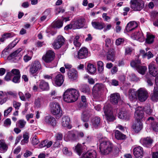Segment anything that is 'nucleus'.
<instances>
[{
  "instance_id": "nucleus-1",
  "label": "nucleus",
  "mask_w": 158,
  "mask_h": 158,
  "mask_svg": "<svg viewBox=\"0 0 158 158\" xmlns=\"http://www.w3.org/2000/svg\"><path fill=\"white\" fill-rule=\"evenodd\" d=\"M79 96V91L74 89L70 88L67 89L64 93L63 100L68 103H71L76 101Z\"/></svg>"
},
{
  "instance_id": "nucleus-32",
  "label": "nucleus",
  "mask_w": 158,
  "mask_h": 158,
  "mask_svg": "<svg viewBox=\"0 0 158 158\" xmlns=\"http://www.w3.org/2000/svg\"><path fill=\"white\" fill-rule=\"evenodd\" d=\"M8 146L3 139L0 140V152L3 153L7 150Z\"/></svg>"
},
{
  "instance_id": "nucleus-57",
  "label": "nucleus",
  "mask_w": 158,
  "mask_h": 158,
  "mask_svg": "<svg viewBox=\"0 0 158 158\" xmlns=\"http://www.w3.org/2000/svg\"><path fill=\"white\" fill-rule=\"evenodd\" d=\"M64 154L68 156H70L72 155V152L71 151L69 150L68 148H64L63 150Z\"/></svg>"
},
{
  "instance_id": "nucleus-12",
  "label": "nucleus",
  "mask_w": 158,
  "mask_h": 158,
  "mask_svg": "<svg viewBox=\"0 0 158 158\" xmlns=\"http://www.w3.org/2000/svg\"><path fill=\"white\" fill-rule=\"evenodd\" d=\"M105 87L102 84H96L94 86L93 89V94L94 96L96 93H102L104 91Z\"/></svg>"
},
{
  "instance_id": "nucleus-9",
  "label": "nucleus",
  "mask_w": 158,
  "mask_h": 158,
  "mask_svg": "<svg viewBox=\"0 0 158 158\" xmlns=\"http://www.w3.org/2000/svg\"><path fill=\"white\" fill-rule=\"evenodd\" d=\"M64 42V38L61 35L58 36L52 45L54 49H59L63 45Z\"/></svg>"
},
{
  "instance_id": "nucleus-59",
  "label": "nucleus",
  "mask_w": 158,
  "mask_h": 158,
  "mask_svg": "<svg viewBox=\"0 0 158 158\" xmlns=\"http://www.w3.org/2000/svg\"><path fill=\"white\" fill-rule=\"evenodd\" d=\"M12 108L11 107H10L4 111V116H7L12 110Z\"/></svg>"
},
{
  "instance_id": "nucleus-58",
  "label": "nucleus",
  "mask_w": 158,
  "mask_h": 158,
  "mask_svg": "<svg viewBox=\"0 0 158 158\" xmlns=\"http://www.w3.org/2000/svg\"><path fill=\"white\" fill-rule=\"evenodd\" d=\"M102 18L106 22H109L110 19V17L107 16V14L106 13H104L102 14Z\"/></svg>"
},
{
  "instance_id": "nucleus-11",
  "label": "nucleus",
  "mask_w": 158,
  "mask_h": 158,
  "mask_svg": "<svg viewBox=\"0 0 158 158\" xmlns=\"http://www.w3.org/2000/svg\"><path fill=\"white\" fill-rule=\"evenodd\" d=\"M131 38L134 40H136L139 42H143L144 40V38L143 33L141 31H138L132 33Z\"/></svg>"
},
{
  "instance_id": "nucleus-31",
  "label": "nucleus",
  "mask_w": 158,
  "mask_h": 158,
  "mask_svg": "<svg viewBox=\"0 0 158 158\" xmlns=\"http://www.w3.org/2000/svg\"><path fill=\"white\" fill-rule=\"evenodd\" d=\"M136 92L135 89H130L129 90L127 95L129 97V99L131 100H135L136 98Z\"/></svg>"
},
{
  "instance_id": "nucleus-62",
  "label": "nucleus",
  "mask_w": 158,
  "mask_h": 158,
  "mask_svg": "<svg viewBox=\"0 0 158 158\" xmlns=\"http://www.w3.org/2000/svg\"><path fill=\"white\" fill-rule=\"evenodd\" d=\"M20 75L15 76L13 79V81L15 83H18L19 82Z\"/></svg>"
},
{
  "instance_id": "nucleus-40",
  "label": "nucleus",
  "mask_w": 158,
  "mask_h": 158,
  "mask_svg": "<svg viewBox=\"0 0 158 158\" xmlns=\"http://www.w3.org/2000/svg\"><path fill=\"white\" fill-rule=\"evenodd\" d=\"M81 92L87 94H89L90 91L89 86L85 84L81 86Z\"/></svg>"
},
{
  "instance_id": "nucleus-48",
  "label": "nucleus",
  "mask_w": 158,
  "mask_h": 158,
  "mask_svg": "<svg viewBox=\"0 0 158 158\" xmlns=\"http://www.w3.org/2000/svg\"><path fill=\"white\" fill-rule=\"evenodd\" d=\"M23 139L22 140L21 142V144L23 145L28 142L29 136L27 133L24 134L23 135Z\"/></svg>"
},
{
  "instance_id": "nucleus-47",
  "label": "nucleus",
  "mask_w": 158,
  "mask_h": 158,
  "mask_svg": "<svg viewBox=\"0 0 158 158\" xmlns=\"http://www.w3.org/2000/svg\"><path fill=\"white\" fill-rule=\"evenodd\" d=\"M26 124V122L24 120L20 119L17 122V124L18 127L20 128H24Z\"/></svg>"
},
{
  "instance_id": "nucleus-44",
  "label": "nucleus",
  "mask_w": 158,
  "mask_h": 158,
  "mask_svg": "<svg viewBox=\"0 0 158 158\" xmlns=\"http://www.w3.org/2000/svg\"><path fill=\"white\" fill-rule=\"evenodd\" d=\"M21 49L20 48L15 51L10 55V57L12 58H14L15 57H17L19 59L20 58V55L19 54V53L21 51Z\"/></svg>"
},
{
  "instance_id": "nucleus-8",
  "label": "nucleus",
  "mask_w": 158,
  "mask_h": 158,
  "mask_svg": "<svg viewBox=\"0 0 158 158\" xmlns=\"http://www.w3.org/2000/svg\"><path fill=\"white\" fill-rule=\"evenodd\" d=\"M88 51L86 48H81L76 54H74V57L76 59H83L86 58L88 56Z\"/></svg>"
},
{
  "instance_id": "nucleus-39",
  "label": "nucleus",
  "mask_w": 158,
  "mask_h": 158,
  "mask_svg": "<svg viewBox=\"0 0 158 158\" xmlns=\"http://www.w3.org/2000/svg\"><path fill=\"white\" fill-rule=\"evenodd\" d=\"M136 70L139 73L142 75H143L147 70V68L145 66H142L139 65L137 67Z\"/></svg>"
},
{
  "instance_id": "nucleus-33",
  "label": "nucleus",
  "mask_w": 158,
  "mask_h": 158,
  "mask_svg": "<svg viewBox=\"0 0 158 158\" xmlns=\"http://www.w3.org/2000/svg\"><path fill=\"white\" fill-rule=\"evenodd\" d=\"M100 119L98 117H95L91 120L92 125L93 127L97 128L100 125Z\"/></svg>"
},
{
  "instance_id": "nucleus-53",
  "label": "nucleus",
  "mask_w": 158,
  "mask_h": 158,
  "mask_svg": "<svg viewBox=\"0 0 158 158\" xmlns=\"http://www.w3.org/2000/svg\"><path fill=\"white\" fill-rule=\"evenodd\" d=\"M34 104L35 107L37 108L40 107L41 105L40 99L39 98L35 99L34 101Z\"/></svg>"
},
{
  "instance_id": "nucleus-15",
  "label": "nucleus",
  "mask_w": 158,
  "mask_h": 158,
  "mask_svg": "<svg viewBox=\"0 0 158 158\" xmlns=\"http://www.w3.org/2000/svg\"><path fill=\"white\" fill-rule=\"evenodd\" d=\"M130 116V113L124 109H122L120 110L118 116L119 118L125 120H128Z\"/></svg>"
},
{
  "instance_id": "nucleus-54",
  "label": "nucleus",
  "mask_w": 158,
  "mask_h": 158,
  "mask_svg": "<svg viewBox=\"0 0 158 158\" xmlns=\"http://www.w3.org/2000/svg\"><path fill=\"white\" fill-rule=\"evenodd\" d=\"M134 50L132 48L129 47H127L125 48V55H131Z\"/></svg>"
},
{
  "instance_id": "nucleus-45",
  "label": "nucleus",
  "mask_w": 158,
  "mask_h": 158,
  "mask_svg": "<svg viewBox=\"0 0 158 158\" xmlns=\"http://www.w3.org/2000/svg\"><path fill=\"white\" fill-rule=\"evenodd\" d=\"M63 24V23L62 21L58 20L54 22L53 24V26L54 27L59 28L62 26Z\"/></svg>"
},
{
  "instance_id": "nucleus-19",
  "label": "nucleus",
  "mask_w": 158,
  "mask_h": 158,
  "mask_svg": "<svg viewBox=\"0 0 158 158\" xmlns=\"http://www.w3.org/2000/svg\"><path fill=\"white\" fill-rule=\"evenodd\" d=\"M44 121L46 124L53 126H56V124L55 119L50 115L46 116L44 118Z\"/></svg>"
},
{
  "instance_id": "nucleus-37",
  "label": "nucleus",
  "mask_w": 158,
  "mask_h": 158,
  "mask_svg": "<svg viewBox=\"0 0 158 158\" xmlns=\"http://www.w3.org/2000/svg\"><path fill=\"white\" fill-rule=\"evenodd\" d=\"M83 145V143L82 144H78L75 147V150L79 155H80L82 152L83 149L85 148V147Z\"/></svg>"
},
{
  "instance_id": "nucleus-22",
  "label": "nucleus",
  "mask_w": 158,
  "mask_h": 158,
  "mask_svg": "<svg viewBox=\"0 0 158 158\" xmlns=\"http://www.w3.org/2000/svg\"><path fill=\"white\" fill-rule=\"evenodd\" d=\"M81 158H98L95 151L88 152L83 154Z\"/></svg>"
},
{
  "instance_id": "nucleus-56",
  "label": "nucleus",
  "mask_w": 158,
  "mask_h": 158,
  "mask_svg": "<svg viewBox=\"0 0 158 158\" xmlns=\"http://www.w3.org/2000/svg\"><path fill=\"white\" fill-rule=\"evenodd\" d=\"M144 109L146 113L148 114H150L152 112V110L149 106H146Z\"/></svg>"
},
{
  "instance_id": "nucleus-2",
  "label": "nucleus",
  "mask_w": 158,
  "mask_h": 158,
  "mask_svg": "<svg viewBox=\"0 0 158 158\" xmlns=\"http://www.w3.org/2000/svg\"><path fill=\"white\" fill-rule=\"evenodd\" d=\"M100 144L99 147L100 152L103 155H107L113 152V145L105 137H102L99 139Z\"/></svg>"
},
{
  "instance_id": "nucleus-64",
  "label": "nucleus",
  "mask_w": 158,
  "mask_h": 158,
  "mask_svg": "<svg viewBox=\"0 0 158 158\" xmlns=\"http://www.w3.org/2000/svg\"><path fill=\"white\" fill-rule=\"evenodd\" d=\"M40 141L39 140L37 139V138L36 137H33L31 141V143L32 144L34 145H36L38 144Z\"/></svg>"
},
{
  "instance_id": "nucleus-52",
  "label": "nucleus",
  "mask_w": 158,
  "mask_h": 158,
  "mask_svg": "<svg viewBox=\"0 0 158 158\" xmlns=\"http://www.w3.org/2000/svg\"><path fill=\"white\" fill-rule=\"evenodd\" d=\"M140 63V61L139 60L132 61L131 62V65L132 67L135 68L136 69L137 67L139 66V64Z\"/></svg>"
},
{
  "instance_id": "nucleus-21",
  "label": "nucleus",
  "mask_w": 158,
  "mask_h": 158,
  "mask_svg": "<svg viewBox=\"0 0 158 158\" xmlns=\"http://www.w3.org/2000/svg\"><path fill=\"white\" fill-rule=\"evenodd\" d=\"M138 26L137 23L135 21L130 22L127 25L126 27V31L129 32L134 30Z\"/></svg>"
},
{
  "instance_id": "nucleus-14",
  "label": "nucleus",
  "mask_w": 158,
  "mask_h": 158,
  "mask_svg": "<svg viewBox=\"0 0 158 158\" xmlns=\"http://www.w3.org/2000/svg\"><path fill=\"white\" fill-rule=\"evenodd\" d=\"M135 116L137 120H141L144 117L143 109L141 107H138L135 109Z\"/></svg>"
},
{
  "instance_id": "nucleus-36",
  "label": "nucleus",
  "mask_w": 158,
  "mask_h": 158,
  "mask_svg": "<svg viewBox=\"0 0 158 158\" xmlns=\"http://www.w3.org/2000/svg\"><path fill=\"white\" fill-rule=\"evenodd\" d=\"M87 69L88 72L91 74L94 73L96 71V68L91 63L88 64L87 66Z\"/></svg>"
},
{
  "instance_id": "nucleus-43",
  "label": "nucleus",
  "mask_w": 158,
  "mask_h": 158,
  "mask_svg": "<svg viewBox=\"0 0 158 158\" xmlns=\"http://www.w3.org/2000/svg\"><path fill=\"white\" fill-rule=\"evenodd\" d=\"M50 10L49 9H47L43 13L44 15L40 18L41 21H44L46 19L47 16L50 15Z\"/></svg>"
},
{
  "instance_id": "nucleus-26",
  "label": "nucleus",
  "mask_w": 158,
  "mask_h": 158,
  "mask_svg": "<svg viewBox=\"0 0 158 158\" xmlns=\"http://www.w3.org/2000/svg\"><path fill=\"white\" fill-rule=\"evenodd\" d=\"M70 119L69 117L65 116L62 118L61 123L63 127L71 129V126L70 125Z\"/></svg>"
},
{
  "instance_id": "nucleus-5",
  "label": "nucleus",
  "mask_w": 158,
  "mask_h": 158,
  "mask_svg": "<svg viewBox=\"0 0 158 158\" xmlns=\"http://www.w3.org/2000/svg\"><path fill=\"white\" fill-rule=\"evenodd\" d=\"M42 69V67L40 63L38 61L35 60L32 62L30 65L29 72L31 74L33 75Z\"/></svg>"
},
{
  "instance_id": "nucleus-13",
  "label": "nucleus",
  "mask_w": 158,
  "mask_h": 158,
  "mask_svg": "<svg viewBox=\"0 0 158 158\" xmlns=\"http://www.w3.org/2000/svg\"><path fill=\"white\" fill-rule=\"evenodd\" d=\"M134 156L137 158H141L143 156L144 152L143 148L139 146L135 147L133 150Z\"/></svg>"
},
{
  "instance_id": "nucleus-25",
  "label": "nucleus",
  "mask_w": 158,
  "mask_h": 158,
  "mask_svg": "<svg viewBox=\"0 0 158 158\" xmlns=\"http://www.w3.org/2000/svg\"><path fill=\"white\" fill-rule=\"evenodd\" d=\"M91 23L93 27L96 29L101 30L105 26V23L102 22L93 21Z\"/></svg>"
},
{
  "instance_id": "nucleus-7",
  "label": "nucleus",
  "mask_w": 158,
  "mask_h": 158,
  "mask_svg": "<svg viewBox=\"0 0 158 158\" xmlns=\"http://www.w3.org/2000/svg\"><path fill=\"white\" fill-rule=\"evenodd\" d=\"M137 96L138 99L140 102H144L148 98V92L144 88H140L137 91Z\"/></svg>"
},
{
  "instance_id": "nucleus-24",
  "label": "nucleus",
  "mask_w": 158,
  "mask_h": 158,
  "mask_svg": "<svg viewBox=\"0 0 158 158\" xmlns=\"http://www.w3.org/2000/svg\"><path fill=\"white\" fill-rule=\"evenodd\" d=\"M119 99V94L117 93L111 94L110 96V102L114 104H117Z\"/></svg>"
},
{
  "instance_id": "nucleus-41",
  "label": "nucleus",
  "mask_w": 158,
  "mask_h": 158,
  "mask_svg": "<svg viewBox=\"0 0 158 158\" xmlns=\"http://www.w3.org/2000/svg\"><path fill=\"white\" fill-rule=\"evenodd\" d=\"M90 115L87 112L85 111L83 112L81 118L83 122H87L89 121Z\"/></svg>"
},
{
  "instance_id": "nucleus-38",
  "label": "nucleus",
  "mask_w": 158,
  "mask_h": 158,
  "mask_svg": "<svg viewBox=\"0 0 158 158\" xmlns=\"http://www.w3.org/2000/svg\"><path fill=\"white\" fill-rule=\"evenodd\" d=\"M115 136L116 138L118 139H123L126 138V135L118 130L115 131Z\"/></svg>"
},
{
  "instance_id": "nucleus-3",
  "label": "nucleus",
  "mask_w": 158,
  "mask_h": 158,
  "mask_svg": "<svg viewBox=\"0 0 158 158\" xmlns=\"http://www.w3.org/2000/svg\"><path fill=\"white\" fill-rule=\"evenodd\" d=\"M131 8L134 10L140 11L144 7V3L142 0H131L130 2Z\"/></svg>"
},
{
  "instance_id": "nucleus-50",
  "label": "nucleus",
  "mask_w": 158,
  "mask_h": 158,
  "mask_svg": "<svg viewBox=\"0 0 158 158\" xmlns=\"http://www.w3.org/2000/svg\"><path fill=\"white\" fill-rule=\"evenodd\" d=\"M130 80L132 81H138L139 80V78L138 77L134 74L132 73L128 77Z\"/></svg>"
},
{
  "instance_id": "nucleus-42",
  "label": "nucleus",
  "mask_w": 158,
  "mask_h": 158,
  "mask_svg": "<svg viewBox=\"0 0 158 158\" xmlns=\"http://www.w3.org/2000/svg\"><path fill=\"white\" fill-rule=\"evenodd\" d=\"M155 36L152 35L150 34H147V38L146 39V42L149 44L152 43L154 41V39Z\"/></svg>"
},
{
  "instance_id": "nucleus-30",
  "label": "nucleus",
  "mask_w": 158,
  "mask_h": 158,
  "mask_svg": "<svg viewBox=\"0 0 158 158\" xmlns=\"http://www.w3.org/2000/svg\"><path fill=\"white\" fill-rule=\"evenodd\" d=\"M39 87L42 91L47 90L49 89L48 83L43 80L40 81Z\"/></svg>"
},
{
  "instance_id": "nucleus-6",
  "label": "nucleus",
  "mask_w": 158,
  "mask_h": 158,
  "mask_svg": "<svg viewBox=\"0 0 158 158\" xmlns=\"http://www.w3.org/2000/svg\"><path fill=\"white\" fill-rule=\"evenodd\" d=\"M51 110L52 114L58 117H60L62 111L60 105L57 102H53L51 105Z\"/></svg>"
},
{
  "instance_id": "nucleus-60",
  "label": "nucleus",
  "mask_w": 158,
  "mask_h": 158,
  "mask_svg": "<svg viewBox=\"0 0 158 158\" xmlns=\"http://www.w3.org/2000/svg\"><path fill=\"white\" fill-rule=\"evenodd\" d=\"M123 38H120L117 39L115 41V44L117 45H119L122 44L124 41Z\"/></svg>"
},
{
  "instance_id": "nucleus-61",
  "label": "nucleus",
  "mask_w": 158,
  "mask_h": 158,
  "mask_svg": "<svg viewBox=\"0 0 158 158\" xmlns=\"http://www.w3.org/2000/svg\"><path fill=\"white\" fill-rule=\"evenodd\" d=\"M32 56H29L26 55L23 56V60L25 62H27L30 60L32 58Z\"/></svg>"
},
{
  "instance_id": "nucleus-23",
  "label": "nucleus",
  "mask_w": 158,
  "mask_h": 158,
  "mask_svg": "<svg viewBox=\"0 0 158 158\" xmlns=\"http://www.w3.org/2000/svg\"><path fill=\"white\" fill-rule=\"evenodd\" d=\"M84 19H78L75 21L73 24V27L74 29H79L82 27L84 25Z\"/></svg>"
},
{
  "instance_id": "nucleus-17",
  "label": "nucleus",
  "mask_w": 158,
  "mask_h": 158,
  "mask_svg": "<svg viewBox=\"0 0 158 158\" xmlns=\"http://www.w3.org/2000/svg\"><path fill=\"white\" fill-rule=\"evenodd\" d=\"M143 127V123L141 120H136L132 126V128L136 133H138L140 131Z\"/></svg>"
},
{
  "instance_id": "nucleus-35",
  "label": "nucleus",
  "mask_w": 158,
  "mask_h": 158,
  "mask_svg": "<svg viewBox=\"0 0 158 158\" xmlns=\"http://www.w3.org/2000/svg\"><path fill=\"white\" fill-rule=\"evenodd\" d=\"M151 99L154 101L158 100V87L154 88L153 93L151 95Z\"/></svg>"
},
{
  "instance_id": "nucleus-49",
  "label": "nucleus",
  "mask_w": 158,
  "mask_h": 158,
  "mask_svg": "<svg viewBox=\"0 0 158 158\" xmlns=\"http://www.w3.org/2000/svg\"><path fill=\"white\" fill-rule=\"evenodd\" d=\"M98 71L99 73H102L104 69L103 63L102 61H99L97 62Z\"/></svg>"
},
{
  "instance_id": "nucleus-16",
  "label": "nucleus",
  "mask_w": 158,
  "mask_h": 158,
  "mask_svg": "<svg viewBox=\"0 0 158 158\" xmlns=\"http://www.w3.org/2000/svg\"><path fill=\"white\" fill-rule=\"evenodd\" d=\"M148 69L150 74L154 77L158 74V68L152 63H151L148 66Z\"/></svg>"
},
{
  "instance_id": "nucleus-63",
  "label": "nucleus",
  "mask_w": 158,
  "mask_h": 158,
  "mask_svg": "<svg viewBox=\"0 0 158 158\" xmlns=\"http://www.w3.org/2000/svg\"><path fill=\"white\" fill-rule=\"evenodd\" d=\"M56 140H61L62 139L63 135L61 133H57L55 136Z\"/></svg>"
},
{
  "instance_id": "nucleus-10",
  "label": "nucleus",
  "mask_w": 158,
  "mask_h": 158,
  "mask_svg": "<svg viewBox=\"0 0 158 158\" xmlns=\"http://www.w3.org/2000/svg\"><path fill=\"white\" fill-rule=\"evenodd\" d=\"M55 53L51 50L48 51L42 57L43 60L46 63H49L52 61L54 59Z\"/></svg>"
},
{
  "instance_id": "nucleus-51",
  "label": "nucleus",
  "mask_w": 158,
  "mask_h": 158,
  "mask_svg": "<svg viewBox=\"0 0 158 158\" xmlns=\"http://www.w3.org/2000/svg\"><path fill=\"white\" fill-rule=\"evenodd\" d=\"M79 36H76L74 39L73 44L74 45L77 47H80L81 45V43L79 41Z\"/></svg>"
},
{
  "instance_id": "nucleus-34",
  "label": "nucleus",
  "mask_w": 158,
  "mask_h": 158,
  "mask_svg": "<svg viewBox=\"0 0 158 158\" xmlns=\"http://www.w3.org/2000/svg\"><path fill=\"white\" fill-rule=\"evenodd\" d=\"M107 60L113 62L115 60V54L113 49H110L108 50L107 55Z\"/></svg>"
},
{
  "instance_id": "nucleus-4",
  "label": "nucleus",
  "mask_w": 158,
  "mask_h": 158,
  "mask_svg": "<svg viewBox=\"0 0 158 158\" xmlns=\"http://www.w3.org/2000/svg\"><path fill=\"white\" fill-rule=\"evenodd\" d=\"M104 113L107 120L109 121H113L115 119V116L113 115L112 108L110 105H106L104 107Z\"/></svg>"
},
{
  "instance_id": "nucleus-20",
  "label": "nucleus",
  "mask_w": 158,
  "mask_h": 158,
  "mask_svg": "<svg viewBox=\"0 0 158 158\" xmlns=\"http://www.w3.org/2000/svg\"><path fill=\"white\" fill-rule=\"evenodd\" d=\"M148 124H151L152 129L155 131H158V123L156 122L153 117H150L148 118L147 121Z\"/></svg>"
},
{
  "instance_id": "nucleus-46",
  "label": "nucleus",
  "mask_w": 158,
  "mask_h": 158,
  "mask_svg": "<svg viewBox=\"0 0 158 158\" xmlns=\"http://www.w3.org/2000/svg\"><path fill=\"white\" fill-rule=\"evenodd\" d=\"M12 36H13L10 33L4 34L2 35V37L0 39V41L1 42H3L6 39Z\"/></svg>"
},
{
  "instance_id": "nucleus-18",
  "label": "nucleus",
  "mask_w": 158,
  "mask_h": 158,
  "mask_svg": "<svg viewBox=\"0 0 158 158\" xmlns=\"http://www.w3.org/2000/svg\"><path fill=\"white\" fill-rule=\"evenodd\" d=\"M69 78L72 81L76 80L78 77V74L77 71L73 69H71L68 73Z\"/></svg>"
},
{
  "instance_id": "nucleus-29",
  "label": "nucleus",
  "mask_w": 158,
  "mask_h": 158,
  "mask_svg": "<svg viewBox=\"0 0 158 158\" xmlns=\"http://www.w3.org/2000/svg\"><path fill=\"white\" fill-rule=\"evenodd\" d=\"M19 40L17 39H15L13 41L11 44L9 45L4 50L2 51L1 56H4V54L7 52L9 49H11L14 47L17 43L19 42Z\"/></svg>"
},
{
  "instance_id": "nucleus-27",
  "label": "nucleus",
  "mask_w": 158,
  "mask_h": 158,
  "mask_svg": "<svg viewBox=\"0 0 158 158\" xmlns=\"http://www.w3.org/2000/svg\"><path fill=\"white\" fill-rule=\"evenodd\" d=\"M64 81L63 76L60 73L57 74L55 78V83L58 86H60L62 85Z\"/></svg>"
},
{
  "instance_id": "nucleus-55",
  "label": "nucleus",
  "mask_w": 158,
  "mask_h": 158,
  "mask_svg": "<svg viewBox=\"0 0 158 158\" xmlns=\"http://www.w3.org/2000/svg\"><path fill=\"white\" fill-rule=\"evenodd\" d=\"M21 104L20 103L15 101H14L13 102V106L17 110L19 109Z\"/></svg>"
},
{
  "instance_id": "nucleus-28",
  "label": "nucleus",
  "mask_w": 158,
  "mask_h": 158,
  "mask_svg": "<svg viewBox=\"0 0 158 158\" xmlns=\"http://www.w3.org/2000/svg\"><path fill=\"white\" fill-rule=\"evenodd\" d=\"M153 141V140L149 137L143 138L140 140L141 143L146 147L150 145L152 143Z\"/></svg>"
}]
</instances>
